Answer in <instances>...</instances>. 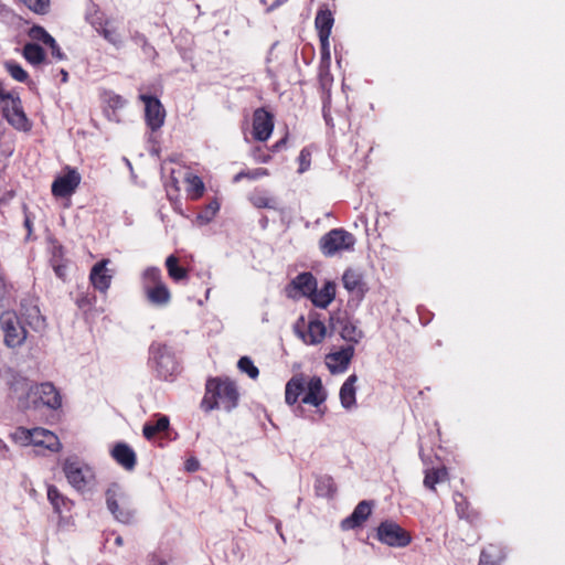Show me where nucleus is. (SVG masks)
<instances>
[{
    "label": "nucleus",
    "instance_id": "nucleus-1",
    "mask_svg": "<svg viewBox=\"0 0 565 565\" xmlns=\"http://www.w3.org/2000/svg\"><path fill=\"white\" fill-rule=\"evenodd\" d=\"M238 392L228 380L211 379L206 382L205 394L201 406L205 412L222 408L227 412L237 406Z\"/></svg>",
    "mask_w": 565,
    "mask_h": 565
},
{
    "label": "nucleus",
    "instance_id": "nucleus-2",
    "mask_svg": "<svg viewBox=\"0 0 565 565\" xmlns=\"http://www.w3.org/2000/svg\"><path fill=\"white\" fill-rule=\"evenodd\" d=\"M0 105L3 117L13 128L21 131H29L31 129V121L23 110L20 97L6 90L2 83H0Z\"/></svg>",
    "mask_w": 565,
    "mask_h": 565
},
{
    "label": "nucleus",
    "instance_id": "nucleus-3",
    "mask_svg": "<svg viewBox=\"0 0 565 565\" xmlns=\"http://www.w3.org/2000/svg\"><path fill=\"white\" fill-rule=\"evenodd\" d=\"M12 438L22 446L33 445L34 447H42L52 452H57L62 448L58 437L51 430L41 427L32 429L18 427L12 434Z\"/></svg>",
    "mask_w": 565,
    "mask_h": 565
},
{
    "label": "nucleus",
    "instance_id": "nucleus-4",
    "mask_svg": "<svg viewBox=\"0 0 565 565\" xmlns=\"http://www.w3.org/2000/svg\"><path fill=\"white\" fill-rule=\"evenodd\" d=\"M0 330L3 343L11 349L22 347L30 333L19 313L12 310H6L0 315Z\"/></svg>",
    "mask_w": 565,
    "mask_h": 565
},
{
    "label": "nucleus",
    "instance_id": "nucleus-5",
    "mask_svg": "<svg viewBox=\"0 0 565 565\" xmlns=\"http://www.w3.org/2000/svg\"><path fill=\"white\" fill-rule=\"evenodd\" d=\"M142 289L149 302L154 306H167L171 300V292L162 280L161 271L157 267H149L142 273Z\"/></svg>",
    "mask_w": 565,
    "mask_h": 565
},
{
    "label": "nucleus",
    "instance_id": "nucleus-6",
    "mask_svg": "<svg viewBox=\"0 0 565 565\" xmlns=\"http://www.w3.org/2000/svg\"><path fill=\"white\" fill-rule=\"evenodd\" d=\"M62 468L68 483L77 491H85L94 486L95 473L93 469L78 458H66Z\"/></svg>",
    "mask_w": 565,
    "mask_h": 565
},
{
    "label": "nucleus",
    "instance_id": "nucleus-7",
    "mask_svg": "<svg viewBox=\"0 0 565 565\" xmlns=\"http://www.w3.org/2000/svg\"><path fill=\"white\" fill-rule=\"evenodd\" d=\"M355 242L352 233L343 228H333L320 238L319 246L324 256L332 257L342 252L352 250Z\"/></svg>",
    "mask_w": 565,
    "mask_h": 565
},
{
    "label": "nucleus",
    "instance_id": "nucleus-8",
    "mask_svg": "<svg viewBox=\"0 0 565 565\" xmlns=\"http://www.w3.org/2000/svg\"><path fill=\"white\" fill-rule=\"evenodd\" d=\"M151 361L158 375L168 380L178 372V363L172 352L163 344H152L150 348Z\"/></svg>",
    "mask_w": 565,
    "mask_h": 565
},
{
    "label": "nucleus",
    "instance_id": "nucleus-9",
    "mask_svg": "<svg viewBox=\"0 0 565 565\" xmlns=\"http://www.w3.org/2000/svg\"><path fill=\"white\" fill-rule=\"evenodd\" d=\"M376 536L383 544L392 547H405L412 541L409 533L394 521L382 522Z\"/></svg>",
    "mask_w": 565,
    "mask_h": 565
},
{
    "label": "nucleus",
    "instance_id": "nucleus-10",
    "mask_svg": "<svg viewBox=\"0 0 565 565\" xmlns=\"http://www.w3.org/2000/svg\"><path fill=\"white\" fill-rule=\"evenodd\" d=\"M139 98L145 104V116L147 125L151 128V130L159 129L166 118V110L160 103V100L156 97L148 96V95H140Z\"/></svg>",
    "mask_w": 565,
    "mask_h": 565
},
{
    "label": "nucleus",
    "instance_id": "nucleus-11",
    "mask_svg": "<svg viewBox=\"0 0 565 565\" xmlns=\"http://www.w3.org/2000/svg\"><path fill=\"white\" fill-rule=\"evenodd\" d=\"M81 183V175L75 169L67 168L66 173L57 177L52 183V193L57 198L72 195Z\"/></svg>",
    "mask_w": 565,
    "mask_h": 565
},
{
    "label": "nucleus",
    "instance_id": "nucleus-12",
    "mask_svg": "<svg viewBox=\"0 0 565 565\" xmlns=\"http://www.w3.org/2000/svg\"><path fill=\"white\" fill-rule=\"evenodd\" d=\"M274 130V117L264 108H257L253 114V137L258 141L269 139Z\"/></svg>",
    "mask_w": 565,
    "mask_h": 565
},
{
    "label": "nucleus",
    "instance_id": "nucleus-13",
    "mask_svg": "<svg viewBox=\"0 0 565 565\" xmlns=\"http://www.w3.org/2000/svg\"><path fill=\"white\" fill-rule=\"evenodd\" d=\"M20 318L30 331L42 333L46 328V319L40 308L32 303H22Z\"/></svg>",
    "mask_w": 565,
    "mask_h": 565
},
{
    "label": "nucleus",
    "instance_id": "nucleus-14",
    "mask_svg": "<svg viewBox=\"0 0 565 565\" xmlns=\"http://www.w3.org/2000/svg\"><path fill=\"white\" fill-rule=\"evenodd\" d=\"M30 393L49 408L57 409L62 406V397L55 386L50 382L32 386Z\"/></svg>",
    "mask_w": 565,
    "mask_h": 565
},
{
    "label": "nucleus",
    "instance_id": "nucleus-15",
    "mask_svg": "<svg viewBox=\"0 0 565 565\" xmlns=\"http://www.w3.org/2000/svg\"><path fill=\"white\" fill-rule=\"evenodd\" d=\"M353 355L354 348L352 345L342 348L326 355V365L332 374L343 373L349 367Z\"/></svg>",
    "mask_w": 565,
    "mask_h": 565
},
{
    "label": "nucleus",
    "instance_id": "nucleus-16",
    "mask_svg": "<svg viewBox=\"0 0 565 565\" xmlns=\"http://www.w3.org/2000/svg\"><path fill=\"white\" fill-rule=\"evenodd\" d=\"M121 495V491L119 486L113 484L106 491V502L109 511L114 514V516L122 522L130 523L134 519V513L129 509L120 508L118 504V498Z\"/></svg>",
    "mask_w": 565,
    "mask_h": 565
},
{
    "label": "nucleus",
    "instance_id": "nucleus-17",
    "mask_svg": "<svg viewBox=\"0 0 565 565\" xmlns=\"http://www.w3.org/2000/svg\"><path fill=\"white\" fill-rule=\"evenodd\" d=\"M306 394L302 397V403L319 407L327 399V392L323 388L322 381L318 376H313L306 383Z\"/></svg>",
    "mask_w": 565,
    "mask_h": 565
},
{
    "label": "nucleus",
    "instance_id": "nucleus-18",
    "mask_svg": "<svg viewBox=\"0 0 565 565\" xmlns=\"http://www.w3.org/2000/svg\"><path fill=\"white\" fill-rule=\"evenodd\" d=\"M108 263L109 259H103L96 263L93 266L89 275V279L93 286L102 292H105L109 288L113 279V275L109 274V270L106 267Z\"/></svg>",
    "mask_w": 565,
    "mask_h": 565
},
{
    "label": "nucleus",
    "instance_id": "nucleus-19",
    "mask_svg": "<svg viewBox=\"0 0 565 565\" xmlns=\"http://www.w3.org/2000/svg\"><path fill=\"white\" fill-rule=\"evenodd\" d=\"M372 507L367 501H361L354 511L341 522V529L344 531L361 526L370 516Z\"/></svg>",
    "mask_w": 565,
    "mask_h": 565
},
{
    "label": "nucleus",
    "instance_id": "nucleus-20",
    "mask_svg": "<svg viewBox=\"0 0 565 565\" xmlns=\"http://www.w3.org/2000/svg\"><path fill=\"white\" fill-rule=\"evenodd\" d=\"M356 382L358 376L355 374H351L340 388V402L342 407L345 409H352L356 405Z\"/></svg>",
    "mask_w": 565,
    "mask_h": 565
},
{
    "label": "nucleus",
    "instance_id": "nucleus-21",
    "mask_svg": "<svg viewBox=\"0 0 565 565\" xmlns=\"http://www.w3.org/2000/svg\"><path fill=\"white\" fill-rule=\"evenodd\" d=\"M342 281L344 288L356 296H363L366 290L363 275L356 269H347L343 274Z\"/></svg>",
    "mask_w": 565,
    "mask_h": 565
},
{
    "label": "nucleus",
    "instance_id": "nucleus-22",
    "mask_svg": "<svg viewBox=\"0 0 565 565\" xmlns=\"http://www.w3.org/2000/svg\"><path fill=\"white\" fill-rule=\"evenodd\" d=\"M334 24V18L329 9H320L317 12L315 19V26L318 31L319 40H329L332 31V26Z\"/></svg>",
    "mask_w": 565,
    "mask_h": 565
},
{
    "label": "nucleus",
    "instance_id": "nucleus-23",
    "mask_svg": "<svg viewBox=\"0 0 565 565\" xmlns=\"http://www.w3.org/2000/svg\"><path fill=\"white\" fill-rule=\"evenodd\" d=\"M111 455L114 459L127 470H132L136 466V454L127 444H117Z\"/></svg>",
    "mask_w": 565,
    "mask_h": 565
},
{
    "label": "nucleus",
    "instance_id": "nucleus-24",
    "mask_svg": "<svg viewBox=\"0 0 565 565\" xmlns=\"http://www.w3.org/2000/svg\"><path fill=\"white\" fill-rule=\"evenodd\" d=\"M335 296V285L331 281L324 284V286L320 289L310 294L308 298L311 299L312 303L319 308H327Z\"/></svg>",
    "mask_w": 565,
    "mask_h": 565
},
{
    "label": "nucleus",
    "instance_id": "nucleus-25",
    "mask_svg": "<svg viewBox=\"0 0 565 565\" xmlns=\"http://www.w3.org/2000/svg\"><path fill=\"white\" fill-rule=\"evenodd\" d=\"M306 391V382L301 375L292 376L286 384L285 401L288 405H294L300 395Z\"/></svg>",
    "mask_w": 565,
    "mask_h": 565
},
{
    "label": "nucleus",
    "instance_id": "nucleus-26",
    "mask_svg": "<svg viewBox=\"0 0 565 565\" xmlns=\"http://www.w3.org/2000/svg\"><path fill=\"white\" fill-rule=\"evenodd\" d=\"M290 287L300 295L309 297L317 288V280L311 273H302L292 279Z\"/></svg>",
    "mask_w": 565,
    "mask_h": 565
},
{
    "label": "nucleus",
    "instance_id": "nucleus-27",
    "mask_svg": "<svg viewBox=\"0 0 565 565\" xmlns=\"http://www.w3.org/2000/svg\"><path fill=\"white\" fill-rule=\"evenodd\" d=\"M326 332V326L319 320H313L309 322L308 331L306 333L299 332V335L307 344L313 345L323 341Z\"/></svg>",
    "mask_w": 565,
    "mask_h": 565
},
{
    "label": "nucleus",
    "instance_id": "nucleus-28",
    "mask_svg": "<svg viewBox=\"0 0 565 565\" xmlns=\"http://www.w3.org/2000/svg\"><path fill=\"white\" fill-rule=\"evenodd\" d=\"M503 558V551L499 546L489 545L482 550L479 565H499Z\"/></svg>",
    "mask_w": 565,
    "mask_h": 565
},
{
    "label": "nucleus",
    "instance_id": "nucleus-29",
    "mask_svg": "<svg viewBox=\"0 0 565 565\" xmlns=\"http://www.w3.org/2000/svg\"><path fill=\"white\" fill-rule=\"evenodd\" d=\"M23 57L32 65L36 66L44 62L45 52L35 43H26L23 47Z\"/></svg>",
    "mask_w": 565,
    "mask_h": 565
},
{
    "label": "nucleus",
    "instance_id": "nucleus-30",
    "mask_svg": "<svg viewBox=\"0 0 565 565\" xmlns=\"http://www.w3.org/2000/svg\"><path fill=\"white\" fill-rule=\"evenodd\" d=\"M166 267L169 277L174 281L184 280L188 278V270L179 266V259L174 255H170L166 259Z\"/></svg>",
    "mask_w": 565,
    "mask_h": 565
},
{
    "label": "nucleus",
    "instance_id": "nucleus-31",
    "mask_svg": "<svg viewBox=\"0 0 565 565\" xmlns=\"http://www.w3.org/2000/svg\"><path fill=\"white\" fill-rule=\"evenodd\" d=\"M97 32L104 36L106 41L116 47L122 46V38L118 30L109 22H105L104 25L97 29Z\"/></svg>",
    "mask_w": 565,
    "mask_h": 565
},
{
    "label": "nucleus",
    "instance_id": "nucleus-32",
    "mask_svg": "<svg viewBox=\"0 0 565 565\" xmlns=\"http://www.w3.org/2000/svg\"><path fill=\"white\" fill-rule=\"evenodd\" d=\"M169 427V418L161 416L157 422H148L145 424L142 433L147 439L153 438L158 433L167 430Z\"/></svg>",
    "mask_w": 565,
    "mask_h": 565
},
{
    "label": "nucleus",
    "instance_id": "nucleus-33",
    "mask_svg": "<svg viewBox=\"0 0 565 565\" xmlns=\"http://www.w3.org/2000/svg\"><path fill=\"white\" fill-rule=\"evenodd\" d=\"M341 323H342V327H341L340 335L343 340L352 342V343H358L362 339V337H363L362 331L360 329H358V327L353 322L345 320V321H342Z\"/></svg>",
    "mask_w": 565,
    "mask_h": 565
},
{
    "label": "nucleus",
    "instance_id": "nucleus-34",
    "mask_svg": "<svg viewBox=\"0 0 565 565\" xmlns=\"http://www.w3.org/2000/svg\"><path fill=\"white\" fill-rule=\"evenodd\" d=\"M321 43V66H320V76L321 79L329 75V65H330V42L329 40H320Z\"/></svg>",
    "mask_w": 565,
    "mask_h": 565
},
{
    "label": "nucleus",
    "instance_id": "nucleus-35",
    "mask_svg": "<svg viewBox=\"0 0 565 565\" xmlns=\"http://www.w3.org/2000/svg\"><path fill=\"white\" fill-rule=\"evenodd\" d=\"M185 180L189 184L188 192L191 199L198 200L201 198L204 192V183L202 179L198 175H189Z\"/></svg>",
    "mask_w": 565,
    "mask_h": 565
},
{
    "label": "nucleus",
    "instance_id": "nucleus-36",
    "mask_svg": "<svg viewBox=\"0 0 565 565\" xmlns=\"http://www.w3.org/2000/svg\"><path fill=\"white\" fill-rule=\"evenodd\" d=\"M446 471L444 469H435L426 472L424 478V486L428 489L435 490V486L446 478Z\"/></svg>",
    "mask_w": 565,
    "mask_h": 565
},
{
    "label": "nucleus",
    "instance_id": "nucleus-37",
    "mask_svg": "<svg viewBox=\"0 0 565 565\" xmlns=\"http://www.w3.org/2000/svg\"><path fill=\"white\" fill-rule=\"evenodd\" d=\"M4 67L8 71V73L11 75L12 78L20 83L26 82L29 75L28 73L22 68L21 65L15 63L14 61H7L4 63Z\"/></svg>",
    "mask_w": 565,
    "mask_h": 565
},
{
    "label": "nucleus",
    "instance_id": "nucleus-38",
    "mask_svg": "<svg viewBox=\"0 0 565 565\" xmlns=\"http://www.w3.org/2000/svg\"><path fill=\"white\" fill-rule=\"evenodd\" d=\"M136 44L141 46L145 56L149 60H153L157 56L154 47L148 42L146 36L141 33L136 32L132 36Z\"/></svg>",
    "mask_w": 565,
    "mask_h": 565
},
{
    "label": "nucleus",
    "instance_id": "nucleus-39",
    "mask_svg": "<svg viewBox=\"0 0 565 565\" xmlns=\"http://www.w3.org/2000/svg\"><path fill=\"white\" fill-rule=\"evenodd\" d=\"M29 36L32 40L41 41L44 44L54 43V38L51 36L46 30L40 25H34L29 31Z\"/></svg>",
    "mask_w": 565,
    "mask_h": 565
},
{
    "label": "nucleus",
    "instance_id": "nucleus-40",
    "mask_svg": "<svg viewBox=\"0 0 565 565\" xmlns=\"http://www.w3.org/2000/svg\"><path fill=\"white\" fill-rule=\"evenodd\" d=\"M237 366L241 372L247 373L253 380L257 379L259 371L254 365L253 361L248 356H243L238 360Z\"/></svg>",
    "mask_w": 565,
    "mask_h": 565
},
{
    "label": "nucleus",
    "instance_id": "nucleus-41",
    "mask_svg": "<svg viewBox=\"0 0 565 565\" xmlns=\"http://www.w3.org/2000/svg\"><path fill=\"white\" fill-rule=\"evenodd\" d=\"M47 499L50 500V502L54 507V510L56 512H60L61 511V507L64 504V498L60 493V491L57 490L56 487L49 486V488H47Z\"/></svg>",
    "mask_w": 565,
    "mask_h": 565
},
{
    "label": "nucleus",
    "instance_id": "nucleus-42",
    "mask_svg": "<svg viewBox=\"0 0 565 565\" xmlns=\"http://www.w3.org/2000/svg\"><path fill=\"white\" fill-rule=\"evenodd\" d=\"M317 491L322 495H332L334 492L331 478H320L316 486Z\"/></svg>",
    "mask_w": 565,
    "mask_h": 565
},
{
    "label": "nucleus",
    "instance_id": "nucleus-43",
    "mask_svg": "<svg viewBox=\"0 0 565 565\" xmlns=\"http://www.w3.org/2000/svg\"><path fill=\"white\" fill-rule=\"evenodd\" d=\"M310 159H311L310 151L307 148L302 149L299 153V163H300L299 172L300 173H302L309 169Z\"/></svg>",
    "mask_w": 565,
    "mask_h": 565
},
{
    "label": "nucleus",
    "instance_id": "nucleus-44",
    "mask_svg": "<svg viewBox=\"0 0 565 565\" xmlns=\"http://www.w3.org/2000/svg\"><path fill=\"white\" fill-rule=\"evenodd\" d=\"M253 201V204L256 206V207H273V200L267 198V196H264V195H257V196H254L252 199Z\"/></svg>",
    "mask_w": 565,
    "mask_h": 565
},
{
    "label": "nucleus",
    "instance_id": "nucleus-45",
    "mask_svg": "<svg viewBox=\"0 0 565 565\" xmlns=\"http://www.w3.org/2000/svg\"><path fill=\"white\" fill-rule=\"evenodd\" d=\"M52 263V267L56 274V276L61 279H65L66 277V264L63 263V262H57V260H51Z\"/></svg>",
    "mask_w": 565,
    "mask_h": 565
},
{
    "label": "nucleus",
    "instance_id": "nucleus-46",
    "mask_svg": "<svg viewBox=\"0 0 565 565\" xmlns=\"http://www.w3.org/2000/svg\"><path fill=\"white\" fill-rule=\"evenodd\" d=\"M268 174H269L268 170L264 169V168H257L252 171L245 172L246 179H250V180L259 179V178L266 177Z\"/></svg>",
    "mask_w": 565,
    "mask_h": 565
},
{
    "label": "nucleus",
    "instance_id": "nucleus-47",
    "mask_svg": "<svg viewBox=\"0 0 565 565\" xmlns=\"http://www.w3.org/2000/svg\"><path fill=\"white\" fill-rule=\"evenodd\" d=\"M220 210V204L217 201H213L211 202L207 206H206V221H210L216 213L217 211Z\"/></svg>",
    "mask_w": 565,
    "mask_h": 565
},
{
    "label": "nucleus",
    "instance_id": "nucleus-48",
    "mask_svg": "<svg viewBox=\"0 0 565 565\" xmlns=\"http://www.w3.org/2000/svg\"><path fill=\"white\" fill-rule=\"evenodd\" d=\"M47 46H50L52 55L55 58H57V60L64 58V54L62 53V51L55 40H54V43H49Z\"/></svg>",
    "mask_w": 565,
    "mask_h": 565
},
{
    "label": "nucleus",
    "instance_id": "nucleus-49",
    "mask_svg": "<svg viewBox=\"0 0 565 565\" xmlns=\"http://www.w3.org/2000/svg\"><path fill=\"white\" fill-rule=\"evenodd\" d=\"M63 247L61 245H54L52 249V259L51 260H57L63 262Z\"/></svg>",
    "mask_w": 565,
    "mask_h": 565
},
{
    "label": "nucleus",
    "instance_id": "nucleus-50",
    "mask_svg": "<svg viewBox=\"0 0 565 565\" xmlns=\"http://www.w3.org/2000/svg\"><path fill=\"white\" fill-rule=\"evenodd\" d=\"M9 288L7 282L4 281V278L0 275V301L4 299V297L8 295Z\"/></svg>",
    "mask_w": 565,
    "mask_h": 565
},
{
    "label": "nucleus",
    "instance_id": "nucleus-51",
    "mask_svg": "<svg viewBox=\"0 0 565 565\" xmlns=\"http://www.w3.org/2000/svg\"><path fill=\"white\" fill-rule=\"evenodd\" d=\"M287 138H288V137H287V135H286L284 138H281V139H280V140H278L275 145H273V147H271V151H273V152H278V151H280V150L286 146V143H287Z\"/></svg>",
    "mask_w": 565,
    "mask_h": 565
},
{
    "label": "nucleus",
    "instance_id": "nucleus-52",
    "mask_svg": "<svg viewBox=\"0 0 565 565\" xmlns=\"http://www.w3.org/2000/svg\"><path fill=\"white\" fill-rule=\"evenodd\" d=\"M254 158H255L256 161L264 162V163H266V162H268L270 160V156L269 154L260 153L259 149H256L254 151Z\"/></svg>",
    "mask_w": 565,
    "mask_h": 565
},
{
    "label": "nucleus",
    "instance_id": "nucleus-53",
    "mask_svg": "<svg viewBox=\"0 0 565 565\" xmlns=\"http://www.w3.org/2000/svg\"><path fill=\"white\" fill-rule=\"evenodd\" d=\"M110 102L113 103L114 106H122L125 104V100L119 96V95H115Z\"/></svg>",
    "mask_w": 565,
    "mask_h": 565
},
{
    "label": "nucleus",
    "instance_id": "nucleus-54",
    "mask_svg": "<svg viewBox=\"0 0 565 565\" xmlns=\"http://www.w3.org/2000/svg\"><path fill=\"white\" fill-rule=\"evenodd\" d=\"M199 467V462L196 460H188L186 462V469L189 471H195Z\"/></svg>",
    "mask_w": 565,
    "mask_h": 565
},
{
    "label": "nucleus",
    "instance_id": "nucleus-55",
    "mask_svg": "<svg viewBox=\"0 0 565 565\" xmlns=\"http://www.w3.org/2000/svg\"><path fill=\"white\" fill-rule=\"evenodd\" d=\"M9 451L7 444L0 438V454L6 455Z\"/></svg>",
    "mask_w": 565,
    "mask_h": 565
},
{
    "label": "nucleus",
    "instance_id": "nucleus-56",
    "mask_svg": "<svg viewBox=\"0 0 565 565\" xmlns=\"http://www.w3.org/2000/svg\"><path fill=\"white\" fill-rule=\"evenodd\" d=\"M244 178H246V175H245V171H242V172L237 173V174L234 177L233 181H234V182H239V181H241L242 179H244Z\"/></svg>",
    "mask_w": 565,
    "mask_h": 565
},
{
    "label": "nucleus",
    "instance_id": "nucleus-57",
    "mask_svg": "<svg viewBox=\"0 0 565 565\" xmlns=\"http://www.w3.org/2000/svg\"><path fill=\"white\" fill-rule=\"evenodd\" d=\"M61 74H62V79H63V82H66V81H67V76H68V75H67V72H66V71H64V70H62V71H61Z\"/></svg>",
    "mask_w": 565,
    "mask_h": 565
},
{
    "label": "nucleus",
    "instance_id": "nucleus-58",
    "mask_svg": "<svg viewBox=\"0 0 565 565\" xmlns=\"http://www.w3.org/2000/svg\"><path fill=\"white\" fill-rule=\"evenodd\" d=\"M25 226L31 231V223L29 218H25Z\"/></svg>",
    "mask_w": 565,
    "mask_h": 565
},
{
    "label": "nucleus",
    "instance_id": "nucleus-59",
    "mask_svg": "<svg viewBox=\"0 0 565 565\" xmlns=\"http://www.w3.org/2000/svg\"><path fill=\"white\" fill-rule=\"evenodd\" d=\"M116 544L121 545L122 544V539L121 537H117L116 539Z\"/></svg>",
    "mask_w": 565,
    "mask_h": 565
},
{
    "label": "nucleus",
    "instance_id": "nucleus-60",
    "mask_svg": "<svg viewBox=\"0 0 565 565\" xmlns=\"http://www.w3.org/2000/svg\"><path fill=\"white\" fill-rule=\"evenodd\" d=\"M289 297H295V295L291 294V291H288Z\"/></svg>",
    "mask_w": 565,
    "mask_h": 565
},
{
    "label": "nucleus",
    "instance_id": "nucleus-61",
    "mask_svg": "<svg viewBox=\"0 0 565 565\" xmlns=\"http://www.w3.org/2000/svg\"><path fill=\"white\" fill-rule=\"evenodd\" d=\"M158 565H168V564L162 562V563H159Z\"/></svg>",
    "mask_w": 565,
    "mask_h": 565
}]
</instances>
